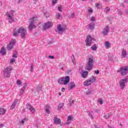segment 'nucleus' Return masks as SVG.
<instances>
[{"label": "nucleus", "mask_w": 128, "mask_h": 128, "mask_svg": "<svg viewBox=\"0 0 128 128\" xmlns=\"http://www.w3.org/2000/svg\"><path fill=\"white\" fill-rule=\"evenodd\" d=\"M64 103H62V104H60L58 107V110H60V109L62 108V107L64 106Z\"/></svg>", "instance_id": "nucleus-25"}, {"label": "nucleus", "mask_w": 128, "mask_h": 128, "mask_svg": "<svg viewBox=\"0 0 128 128\" xmlns=\"http://www.w3.org/2000/svg\"><path fill=\"white\" fill-rule=\"evenodd\" d=\"M68 16L69 18H74L75 15H74V13L72 12V13H70V14H68Z\"/></svg>", "instance_id": "nucleus-32"}, {"label": "nucleus", "mask_w": 128, "mask_h": 128, "mask_svg": "<svg viewBox=\"0 0 128 128\" xmlns=\"http://www.w3.org/2000/svg\"><path fill=\"white\" fill-rule=\"evenodd\" d=\"M57 28L58 32H64V28H62V26L60 24L57 25Z\"/></svg>", "instance_id": "nucleus-20"}, {"label": "nucleus", "mask_w": 128, "mask_h": 128, "mask_svg": "<svg viewBox=\"0 0 128 128\" xmlns=\"http://www.w3.org/2000/svg\"><path fill=\"white\" fill-rule=\"evenodd\" d=\"M52 26V22L48 21L47 22L45 23L42 27L44 28V30H48Z\"/></svg>", "instance_id": "nucleus-8"}, {"label": "nucleus", "mask_w": 128, "mask_h": 128, "mask_svg": "<svg viewBox=\"0 0 128 128\" xmlns=\"http://www.w3.org/2000/svg\"><path fill=\"white\" fill-rule=\"evenodd\" d=\"M94 128H100V126H98V125L94 124Z\"/></svg>", "instance_id": "nucleus-56"}, {"label": "nucleus", "mask_w": 128, "mask_h": 128, "mask_svg": "<svg viewBox=\"0 0 128 128\" xmlns=\"http://www.w3.org/2000/svg\"><path fill=\"white\" fill-rule=\"evenodd\" d=\"M0 54H3V56L6 54V49L2 47L1 48V50L0 51Z\"/></svg>", "instance_id": "nucleus-23"}, {"label": "nucleus", "mask_w": 128, "mask_h": 128, "mask_svg": "<svg viewBox=\"0 0 128 128\" xmlns=\"http://www.w3.org/2000/svg\"><path fill=\"white\" fill-rule=\"evenodd\" d=\"M16 62V60L12 58L10 60V64H14V62Z\"/></svg>", "instance_id": "nucleus-42"}, {"label": "nucleus", "mask_w": 128, "mask_h": 128, "mask_svg": "<svg viewBox=\"0 0 128 128\" xmlns=\"http://www.w3.org/2000/svg\"><path fill=\"white\" fill-rule=\"evenodd\" d=\"M22 112H26V109L25 108L23 109Z\"/></svg>", "instance_id": "nucleus-63"}, {"label": "nucleus", "mask_w": 128, "mask_h": 128, "mask_svg": "<svg viewBox=\"0 0 128 128\" xmlns=\"http://www.w3.org/2000/svg\"><path fill=\"white\" fill-rule=\"evenodd\" d=\"M66 124H70V122H67L66 123Z\"/></svg>", "instance_id": "nucleus-62"}, {"label": "nucleus", "mask_w": 128, "mask_h": 128, "mask_svg": "<svg viewBox=\"0 0 128 128\" xmlns=\"http://www.w3.org/2000/svg\"><path fill=\"white\" fill-rule=\"evenodd\" d=\"M64 90H66V88H62V92H64Z\"/></svg>", "instance_id": "nucleus-58"}, {"label": "nucleus", "mask_w": 128, "mask_h": 128, "mask_svg": "<svg viewBox=\"0 0 128 128\" xmlns=\"http://www.w3.org/2000/svg\"><path fill=\"white\" fill-rule=\"evenodd\" d=\"M34 18H36V17H32L31 18L30 21V22L29 26H28V30H32L34 28H36V25H34Z\"/></svg>", "instance_id": "nucleus-5"}, {"label": "nucleus", "mask_w": 128, "mask_h": 128, "mask_svg": "<svg viewBox=\"0 0 128 128\" xmlns=\"http://www.w3.org/2000/svg\"><path fill=\"white\" fill-rule=\"evenodd\" d=\"M98 102H99V104H103L102 100L101 99H99L98 100Z\"/></svg>", "instance_id": "nucleus-48"}, {"label": "nucleus", "mask_w": 128, "mask_h": 128, "mask_svg": "<svg viewBox=\"0 0 128 128\" xmlns=\"http://www.w3.org/2000/svg\"><path fill=\"white\" fill-rule=\"evenodd\" d=\"M127 52H126V50H122V58H126V54H127Z\"/></svg>", "instance_id": "nucleus-22"}, {"label": "nucleus", "mask_w": 128, "mask_h": 128, "mask_svg": "<svg viewBox=\"0 0 128 128\" xmlns=\"http://www.w3.org/2000/svg\"><path fill=\"white\" fill-rule=\"evenodd\" d=\"M112 113L110 112L108 114H106V115H104V118H106V120H108V118H110V116H112Z\"/></svg>", "instance_id": "nucleus-24"}, {"label": "nucleus", "mask_w": 128, "mask_h": 128, "mask_svg": "<svg viewBox=\"0 0 128 128\" xmlns=\"http://www.w3.org/2000/svg\"><path fill=\"white\" fill-rule=\"evenodd\" d=\"M24 0H18V4H20V2H22Z\"/></svg>", "instance_id": "nucleus-60"}, {"label": "nucleus", "mask_w": 128, "mask_h": 128, "mask_svg": "<svg viewBox=\"0 0 128 128\" xmlns=\"http://www.w3.org/2000/svg\"><path fill=\"white\" fill-rule=\"evenodd\" d=\"M112 44H110V43L109 42H106L105 43V46L106 48H110V46Z\"/></svg>", "instance_id": "nucleus-26"}, {"label": "nucleus", "mask_w": 128, "mask_h": 128, "mask_svg": "<svg viewBox=\"0 0 128 128\" xmlns=\"http://www.w3.org/2000/svg\"><path fill=\"white\" fill-rule=\"evenodd\" d=\"M14 52L15 54H13L12 55V58H18V51H15Z\"/></svg>", "instance_id": "nucleus-34"}, {"label": "nucleus", "mask_w": 128, "mask_h": 128, "mask_svg": "<svg viewBox=\"0 0 128 128\" xmlns=\"http://www.w3.org/2000/svg\"><path fill=\"white\" fill-rule=\"evenodd\" d=\"M16 82L18 86H20L22 84V80H18Z\"/></svg>", "instance_id": "nucleus-40"}, {"label": "nucleus", "mask_w": 128, "mask_h": 128, "mask_svg": "<svg viewBox=\"0 0 128 128\" xmlns=\"http://www.w3.org/2000/svg\"><path fill=\"white\" fill-rule=\"evenodd\" d=\"M58 2V0H52V4H54Z\"/></svg>", "instance_id": "nucleus-46"}, {"label": "nucleus", "mask_w": 128, "mask_h": 128, "mask_svg": "<svg viewBox=\"0 0 128 128\" xmlns=\"http://www.w3.org/2000/svg\"><path fill=\"white\" fill-rule=\"evenodd\" d=\"M70 72H71V71H70V70L67 71V74H70Z\"/></svg>", "instance_id": "nucleus-59"}, {"label": "nucleus", "mask_w": 128, "mask_h": 128, "mask_svg": "<svg viewBox=\"0 0 128 128\" xmlns=\"http://www.w3.org/2000/svg\"><path fill=\"white\" fill-rule=\"evenodd\" d=\"M58 95H59V96H62V94L58 93Z\"/></svg>", "instance_id": "nucleus-64"}, {"label": "nucleus", "mask_w": 128, "mask_h": 128, "mask_svg": "<svg viewBox=\"0 0 128 128\" xmlns=\"http://www.w3.org/2000/svg\"><path fill=\"white\" fill-rule=\"evenodd\" d=\"M90 90H88L86 92V94H90Z\"/></svg>", "instance_id": "nucleus-49"}, {"label": "nucleus", "mask_w": 128, "mask_h": 128, "mask_svg": "<svg viewBox=\"0 0 128 128\" xmlns=\"http://www.w3.org/2000/svg\"><path fill=\"white\" fill-rule=\"evenodd\" d=\"M80 74L81 76H82V78H86V76H88V71H82V72H80Z\"/></svg>", "instance_id": "nucleus-16"}, {"label": "nucleus", "mask_w": 128, "mask_h": 128, "mask_svg": "<svg viewBox=\"0 0 128 128\" xmlns=\"http://www.w3.org/2000/svg\"><path fill=\"white\" fill-rule=\"evenodd\" d=\"M46 112L48 114H50V109H46Z\"/></svg>", "instance_id": "nucleus-44"}, {"label": "nucleus", "mask_w": 128, "mask_h": 128, "mask_svg": "<svg viewBox=\"0 0 128 128\" xmlns=\"http://www.w3.org/2000/svg\"><path fill=\"white\" fill-rule=\"evenodd\" d=\"M89 81H90V82H91V84H92V82H94L96 80V78L94 76H92L90 78H88Z\"/></svg>", "instance_id": "nucleus-18"}, {"label": "nucleus", "mask_w": 128, "mask_h": 128, "mask_svg": "<svg viewBox=\"0 0 128 128\" xmlns=\"http://www.w3.org/2000/svg\"><path fill=\"white\" fill-rule=\"evenodd\" d=\"M24 92V89H22L19 94V96H22Z\"/></svg>", "instance_id": "nucleus-39"}, {"label": "nucleus", "mask_w": 128, "mask_h": 128, "mask_svg": "<svg viewBox=\"0 0 128 128\" xmlns=\"http://www.w3.org/2000/svg\"><path fill=\"white\" fill-rule=\"evenodd\" d=\"M72 120V116H68L67 120Z\"/></svg>", "instance_id": "nucleus-41"}, {"label": "nucleus", "mask_w": 128, "mask_h": 128, "mask_svg": "<svg viewBox=\"0 0 128 128\" xmlns=\"http://www.w3.org/2000/svg\"><path fill=\"white\" fill-rule=\"evenodd\" d=\"M54 120L55 124H62V120L56 117L54 118Z\"/></svg>", "instance_id": "nucleus-15"}, {"label": "nucleus", "mask_w": 128, "mask_h": 128, "mask_svg": "<svg viewBox=\"0 0 128 128\" xmlns=\"http://www.w3.org/2000/svg\"><path fill=\"white\" fill-rule=\"evenodd\" d=\"M90 84H92V83L90 82V79H88L86 81L84 82V86H90Z\"/></svg>", "instance_id": "nucleus-21"}, {"label": "nucleus", "mask_w": 128, "mask_h": 128, "mask_svg": "<svg viewBox=\"0 0 128 128\" xmlns=\"http://www.w3.org/2000/svg\"><path fill=\"white\" fill-rule=\"evenodd\" d=\"M14 10H12L10 11V14H7V16H8V20H9V22L10 24H12V22H14V19L12 18V16H13L14 14Z\"/></svg>", "instance_id": "nucleus-11"}, {"label": "nucleus", "mask_w": 128, "mask_h": 128, "mask_svg": "<svg viewBox=\"0 0 128 128\" xmlns=\"http://www.w3.org/2000/svg\"><path fill=\"white\" fill-rule=\"evenodd\" d=\"M94 72L96 74H100V71L98 70H94Z\"/></svg>", "instance_id": "nucleus-54"}, {"label": "nucleus", "mask_w": 128, "mask_h": 128, "mask_svg": "<svg viewBox=\"0 0 128 128\" xmlns=\"http://www.w3.org/2000/svg\"><path fill=\"white\" fill-rule=\"evenodd\" d=\"M92 42V38L90 35H88L85 40L86 46H90Z\"/></svg>", "instance_id": "nucleus-6"}, {"label": "nucleus", "mask_w": 128, "mask_h": 128, "mask_svg": "<svg viewBox=\"0 0 128 128\" xmlns=\"http://www.w3.org/2000/svg\"><path fill=\"white\" fill-rule=\"evenodd\" d=\"M18 34H21V38L24 40V38H26V29H24V28L20 27L18 29L17 32L13 33V36H14L18 37L19 36Z\"/></svg>", "instance_id": "nucleus-1"}, {"label": "nucleus", "mask_w": 128, "mask_h": 128, "mask_svg": "<svg viewBox=\"0 0 128 128\" xmlns=\"http://www.w3.org/2000/svg\"><path fill=\"white\" fill-rule=\"evenodd\" d=\"M88 112V114L89 116H90V118L92 120H94V116H92V114H91V113L90 112Z\"/></svg>", "instance_id": "nucleus-35"}, {"label": "nucleus", "mask_w": 128, "mask_h": 128, "mask_svg": "<svg viewBox=\"0 0 128 128\" xmlns=\"http://www.w3.org/2000/svg\"><path fill=\"white\" fill-rule=\"evenodd\" d=\"M110 8L108 7H107L104 9V12H110Z\"/></svg>", "instance_id": "nucleus-36"}, {"label": "nucleus", "mask_w": 128, "mask_h": 128, "mask_svg": "<svg viewBox=\"0 0 128 128\" xmlns=\"http://www.w3.org/2000/svg\"><path fill=\"white\" fill-rule=\"evenodd\" d=\"M25 122H28V118H24L23 120H22L21 122H20V124H24Z\"/></svg>", "instance_id": "nucleus-31"}, {"label": "nucleus", "mask_w": 128, "mask_h": 128, "mask_svg": "<svg viewBox=\"0 0 128 128\" xmlns=\"http://www.w3.org/2000/svg\"><path fill=\"white\" fill-rule=\"evenodd\" d=\"M68 100L70 106H72L74 102V100H72V98H70Z\"/></svg>", "instance_id": "nucleus-30"}, {"label": "nucleus", "mask_w": 128, "mask_h": 128, "mask_svg": "<svg viewBox=\"0 0 128 128\" xmlns=\"http://www.w3.org/2000/svg\"><path fill=\"white\" fill-rule=\"evenodd\" d=\"M94 66V57L92 56L88 58V62L86 63V68H85L86 70H90Z\"/></svg>", "instance_id": "nucleus-2"}, {"label": "nucleus", "mask_w": 128, "mask_h": 128, "mask_svg": "<svg viewBox=\"0 0 128 128\" xmlns=\"http://www.w3.org/2000/svg\"><path fill=\"white\" fill-rule=\"evenodd\" d=\"M48 57L49 58H51L52 60H54V56H50Z\"/></svg>", "instance_id": "nucleus-53"}, {"label": "nucleus", "mask_w": 128, "mask_h": 128, "mask_svg": "<svg viewBox=\"0 0 128 128\" xmlns=\"http://www.w3.org/2000/svg\"><path fill=\"white\" fill-rule=\"evenodd\" d=\"M42 86H38L36 88V90H38V92H42Z\"/></svg>", "instance_id": "nucleus-33"}, {"label": "nucleus", "mask_w": 128, "mask_h": 128, "mask_svg": "<svg viewBox=\"0 0 128 128\" xmlns=\"http://www.w3.org/2000/svg\"><path fill=\"white\" fill-rule=\"evenodd\" d=\"M74 88H76V84H74V82H72L68 84V90H73Z\"/></svg>", "instance_id": "nucleus-13"}, {"label": "nucleus", "mask_w": 128, "mask_h": 128, "mask_svg": "<svg viewBox=\"0 0 128 128\" xmlns=\"http://www.w3.org/2000/svg\"><path fill=\"white\" fill-rule=\"evenodd\" d=\"M12 68L10 66H7L4 70L3 72V74L6 78L10 77V72H12Z\"/></svg>", "instance_id": "nucleus-4"}, {"label": "nucleus", "mask_w": 128, "mask_h": 128, "mask_svg": "<svg viewBox=\"0 0 128 128\" xmlns=\"http://www.w3.org/2000/svg\"><path fill=\"white\" fill-rule=\"evenodd\" d=\"M128 82V78L122 79L120 81V86L121 90H123L126 86V83Z\"/></svg>", "instance_id": "nucleus-9"}, {"label": "nucleus", "mask_w": 128, "mask_h": 128, "mask_svg": "<svg viewBox=\"0 0 128 128\" xmlns=\"http://www.w3.org/2000/svg\"><path fill=\"white\" fill-rule=\"evenodd\" d=\"M14 44H16V40H11L9 44L7 46L8 50H11Z\"/></svg>", "instance_id": "nucleus-10"}, {"label": "nucleus", "mask_w": 128, "mask_h": 128, "mask_svg": "<svg viewBox=\"0 0 128 128\" xmlns=\"http://www.w3.org/2000/svg\"><path fill=\"white\" fill-rule=\"evenodd\" d=\"M90 48L92 50H96V48H98V47H96V44H94Z\"/></svg>", "instance_id": "nucleus-28"}, {"label": "nucleus", "mask_w": 128, "mask_h": 128, "mask_svg": "<svg viewBox=\"0 0 128 128\" xmlns=\"http://www.w3.org/2000/svg\"><path fill=\"white\" fill-rule=\"evenodd\" d=\"M70 76H66V77L64 78L62 77L60 78H59L58 80V84H68L70 82Z\"/></svg>", "instance_id": "nucleus-3"}, {"label": "nucleus", "mask_w": 128, "mask_h": 128, "mask_svg": "<svg viewBox=\"0 0 128 128\" xmlns=\"http://www.w3.org/2000/svg\"><path fill=\"white\" fill-rule=\"evenodd\" d=\"M4 124H0V128H4Z\"/></svg>", "instance_id": "nucleus-57"}, {"label": "nucleus", "mask_w": 128, "mask_h": 128, "mask_svg": "<svg viewBox=\"0 0 128 128\" xmlns=\"http://www.w3.org/2000/svg\"><path fill=\"white\" fill-rule=\"evenodd\" d=\"M88 12L89 14H92L93 12V10L92 9V8H90L89 10H88Z\"/></svg>", "instance_id": "nucleus-43"}, {"label": "nucleus", "mask_w": 128, "mask_h": 128, "mask_svg": "<svg viewBox=\"0 0 128 128\" xmlns=\"http://www.w3.org/2000/svg\"><path fill=\"white\" fill-rule=\"evenodd\" d=\"M118 14L122 16V11H118Z\"/></svg>", "instance_id": "nucleus-52"}, {"label": "nucleus", "mask_w": 128, "mask_h": 128, "mask_svg": "<svg viewBox=\"0 0 128 128\" xmlns=\"http://www.w3.org/2000/svg\"><path fill=\"white\" fill-rule=\"evenodd\" d=\"M100 3H97L96 5V8H100Z\"/></svg>", "instance_id": "nucleus-37"}, {"label": "nucleus", "mask_w": 128, "mask_h": 128, "mask_svg": "<svg viewBox=\"0 0 128 128\" xmlns=\"http://www.w3.org/2000/svg\"><path fill=\"white\" fill-rule=\"evenodd\" d=\"M62 8L60 6L58 7V10H59V12H62Z\"/></svg>", "instance_id": "nucleus-51"}, {"label": "nucleus", "mask_w": 128, "mask_h": 128, "mask_svg": "<svg viewBox=\"0 0 128 128\" xmlns=\"http://www.w3.org/2000/svg\"><path fill=\"white\" fill-rule=\"evenodd\" d=\"M126 72H128V67H120V70L117 71V72H121L122 76H126Z\"/></svg>", "instance_id": "nucleus-7"}, {"label": "nucleus", "mask_w": 128, "mask_h": 128, "mask_svg": "<svg viewBox=\"0 0 128 128\" xmlns=\"http://www.w3.org/2000/svg\"><path fill=\"white\" fill-rule=\"evenodd\" d=\"M60 14L58 13L57 14V18L58 20L60 18Z\"/></svg>", "instance_id": "nucleus-50"}, {"label": "nucleus", "mask_w": 128, "mask_h": 128, "mask_svg": "<svg viewBox=\"0 0 128 128\" xmlns=\"http://www.w3.org/2000/svg\"><path fill=\"white\" fill-rule=\"evenodd\" d=\"M50 106L48 104H46V110H50Z\"/></svg>", "instance_id": "nucleus-47"}, {"label": "nucleus", "mask_w": 128, "mask_h": 128, "mask_svg": "<svg viewBox=\"0 0 128 128\" xmlns=\"http://www.w3.org/2000/svg\"><path fill=\"white\" fill-rule=\"evenodd\" d=\"M126 14H128V9H127V10H126Z\"/></svg>", "instance_id": "nucleus-61"}, {"label": "nucleus", "mask_w": 128, "mask_h": 128, "mask_svg": "<svg viewBox=\"0 0 128 128\" xmlns=\"http://www.w3.org/2000/svg\"><path fill=\"white\" fill-rule=\"evenodd\" d=\"M18 100L17 99L14 100V102L11 106V108H10L11 110H14V108H16V104H18Z\"/></svg>", "instance_id": "nucleus-17"}, {"label": "nucleus", "mask_w": 128, "mask_h": 128, "mask_svg": "<svg viewBox=\"0 0 128 128\" xmlns=\"http://www.w3.org/2000/svg\"><path fill=\"white\" fill-rule=\"evenodd\" d=\"M94 17L92 16V17L91 18L90 21H91V22H94Z\"/></svg>", "instance_id": "nucleus-55"}, {"label": "nucleus", "mask_w": 128, "mask_h": 128, "mask_svg": "<svg viewBox=\"0 0 128 128\" xmlns=\"http://www.w3.org/2000/svg\"><path fill=\"white\" fill-rule=\"evenodd\" d=\"M26 86H28V84H26V83H24L22 90H26Z\"/></svg>", "instance_id": "nucleus-38"}, {"label": "nucleus", "mask_w": 128, "mask_h": 128, "mask_svg": "<svg viewBox=\"0 0 128 128\" xmlns=\"http://www.w3.org/2000/svg\"><path fill=\"white\" fill-rule=\"evenodd\" d=\"M71 58L72 62L74 64H76V58H74V54H72Z\"/></svg>", "instance_id": "nucleus-29"}, {"label": "nucleus", "mask_w": 128, "mask_h": 128, "mask_svg": "<svg viewBox=\"0 0 128 128\" xmlns=\"http://www.w3.org/2000/svg\"><path fill=\"white\" fill-rule=\"evenodd\" d=\"M30 72H34V66L32 65H31L30 66Z\"/></svg>", "instance_id": "nucleus-45"}, {"label": "nucleus", "mask_w": 128, "mask_h": 128, "mask_svg": "<svg viewBox=\"0 0 128 128\" xmlns=\"http://www.w3.org/2000/svg\"><path fill=\"white\" fill-rule=\"evenodd\" d=\"M26 106L28 110H30L32 112H34L36 109H34V107L32 106V105H30V104L27 103L26 104Z\"/></svg>", "instance_id": "nucleus-14"}, {"label": "nucleus", "mask_w": 128, "mask_h": 128, "mask_svg": "<svg viewBox=\"0 0 128 128\" xmlns=\"http://www.w3.org/2000/svg\"><path fill=\"white\" fill-rule=\"evenodd\" d=\"M6 110L4 108H0V114L2 116V114H6Z\"/></svg>", "instance_id": "nucleus-19"}, {"label": "nucleus", "mask_w": 128, "mask_h": 128, "mask_svg": "<svg viewBox=\"0 0 128 128\" xmlns=\"http://www.w3.org/2000/svg\"><path fill=\"white\" fill-rule=\"evenodd\" d=\"M108 32H110V27L108 26H106L104 28L102 34L104 36H108Z\"/></svg>", "instance_id": "nucleus-12"}, {"label": "nucleus", "mask_w": 128, "mask_h": 128, "mask_svg": "<svg viewBox=\"0 0 128 128\" xmlns=\"http://www.w3.org/2000/svg\"><path fill=\"white\" fill-rule=\"evenodd\" d=\"M88 26V29L90 30H94V24H89Z\"/></svg>", "instance_id": "nucleus-27"}]
</instances>
